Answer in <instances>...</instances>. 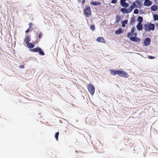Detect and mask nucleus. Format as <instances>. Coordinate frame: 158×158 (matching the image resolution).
Wrapping results in <instances>:
<instances>
[{"label":"nucleus","mask_w":158,"mask_h":158,"mask_svg":"<svg viewBox=\"0 0 158 158\" xmlns=\"http://www.w3.org/2000/svg\"><path fill=\"white\" fill-rule=\"evenodd\" d=\"M135 27H133L131 29V32L127 33V37L129 38L132 41L139 42L140 39L136 37L137 34L136 32H135Z\"/></svg>","instance_id":"nucleus-1"},{"label":"nucleus","mask_w":158,"mask_h":158,"mask_svg":"<svg viewBox=\"0 0 158 158\" xmlns=\"http://www.w3.org/2000/svg\"><path fill=\"white\" fill-rule=\"evenodd\" d=\"M136 6L135 3L134 2L132 3V5L130 6L127 9L125 8H122L121 9V11L123 13H129L132 11L133 8L135 7Z\"/></svg>","instance_id":"nucleus-2"},{"label":"nucleus","mask_w":158,"mask_h":158,"mask_svg":"<svg viewBox=\"0 0 158 158\" xmlns=\"http://www.w3.org/2000/svg\"><path fill=\"white\" fill-rule=\"evenodd\" d=\"M143 26L144 29L145 31L149 30L154 31L155 29V25L154 24L150 23L149 24H145Z\"/></svg>","instance_id":"nucleus-3"},{"label":"nucleus","mask_w":158,"mask_h":158,"mask_svg":"<svg viewBox=\"0 0 158 158\" xmlns=\"http://www.w3.org/2000/svg\"><path fill=\"white\" fill-rule=\"evenodd\" d=\"M83 12L86 17H89L91 15L90 8L89 6L85 7V8L83 10Z\"/></svg>","instance_id":"nucleus-4"},{"label":"nucleus","mask_w":158,"mask_h":158,"mask_svg":"<svg viewBox=\"0 0 158 158\" xmlns=\"http://www.w3.org/2000/svg\"><path fill=\"white\" fill-rule=\"evenodd\" d=\"M118 75L120 77L127 78L129 77L128 73L123 70H118Z\"/></svg>","instance_id":"nucleus-5"},{"label":"nucleus","mask_w":158,"mask_h":158,"mask_svg":"<svg viewBox=\"0 0 158 158\" xmlns=\"http://www.w3.org/2000/svg\"><path fill=\"white\" fill-rule=\"evenodd\" d=\"M87 88L89 93L91 95H93L95 92V88L94 85L91 84H89L87 85Z\"/></svg>","instance_id":"nucleus-6"},{"label":"nucleus","mask_w":158,"mask_h":158,"mask_svg":"<svg viewBox=\"0 0 158 158\" xmlns=\"http://www.w3.org/2000/svg\"><path fill=\"white\" fill-rule=\"evenodd\" d=\"M109 71L110 72V74L112 75H115L116 74H118V70L115 69H109Z\"/></svg>","instance_id":"nucleus-7"},{"label":"nucleus","mask_w":158,"mask_h":158,"mask_svg":"<svg viewBox=\"0 0 158 158\" xmlns=\"http://www.w3.org/2000/svg\"><path fill=\"white\" fill-rule=\"evenodd\" d=\"M96 41L99 43H102L104 44L106 43V41L102 37H98L96 39Z\"/></svg>","instance_id":"nucleus-8"},{"label":"nucleus","mask_w":158,"mask_h":158,"mask_svg":"<svg viewBox=\"0 0 158 158\" xmlns=\"http://www.w3.org/2000/svg\"><path fill=\"white\" fill-rule=\"evenodd\" d=\"M150 39L148 38H146L144 41V44L145 46L148 45L150 43Z\"/></svg>","instance_id":"nucleus-9"},{"label":"nucleus","mask_w":158,"mask_h":158,"mask_svg":"<svg viewBox=\"0 0 158 158\" xmlns=\"http://www.w3.org/2000/svg\"><path fill=\"white\" fill-rule=\"evenodd\" d=\"M152 2L150 1L145 0L143 3V5L145 6H150L152 4Z\"/></svg>","instance_id":"nucleus-10"},{"label":"nucleus","mask_w":158,"mask_h":158,"mask_svg":"<svg viewBox=\"0 0 158 158\" xmlns=\"http://www.w3.org/2000/svg\"><path fill=\"white\" fill-rule=\"evenodd\" d=\"M136 27L137 29L139 31H141L143 29V26L141 23H138Z\"/></svg>","instance_id":"nucleus-11"},{"label":"nucleus","mask_w":158,"mask_h":158,"mask_svg":"<svg viewBox=\"0 0 158 158\" xmlns=\"http://www.w3.org/2000/svg\"><path fill=\"white\" fill-rule=\"evenodd\" d=\"M31 40V36L27 35V36H26V38L25 39L24 41L25 42H26V44L29 43V42H30Z\"/></svg>","instance_id":"nucleus-12"},{"label":"nucleus","mask_w":158,"mask_h":158,"mask_svg":"<svg viewBox=\"0 0 158 158\" xmlns=\"http://www.w3.org/2000/svg\"><path fill=\"white\" fill-rule=\"evenodd\" d=\"M116 20L115 22V23H118L120 21L121 19V16L119 15H117L116 16Z\"/></svg>","instance_id":"nucleus-13"},{"label":"nucleus","mask_w":158,"mask_h":158,"mask_svg":"<svg viewBox=\"0 0 158 158\" xmlns=\"http://www.w3.org/2000/svg\"><path fill=\"white\" fill-rule=\"evenodd\" d=\"M26 44H27V47L30 49L33 48L34 47V45L30 42Z\"/></svg>","instance_id":"nucleus-14"},{"label":"nucleus","mask_w":158,"mask_h":158,"mask_svg":"<svg viewBox=\"0 0 158 158\" xmlns=\"http://www.w3.org/2000/svg\"><path fill=\"white\" fill-rule=\"evenodd\" d=\"M122 24V27H126V24H127L128 23V20H125L121 21Z\"/></svg>","instance_id":"nucleus-15"},{"label":"nucleus","mask_w":158,"mask_h":158,"mask_svg":"<svg viewBox=\"0 0 158 158\" xmlns=\"http://www.w3.org/2000/svg\"><path fill=\"white\" fill-rule=\"evenodd\" d=\"M123 32V30L121 28H119L118 30H117L115 31L116 34H119L122 33Z\"/></svg>","instance_id":"nucleus-16"},{"label":"nucleus","mask_w":158,"mask_h":158,"mask_svg":"<svg viewBox=\"0 0 158 158\" xmlns=\"http://www.w3.org/2000/svg\"><path fill=\"white\" fill-rule=\"evenodd\" d=\"M151 9L152 11H156L157 9V6L156 5H153L151 7Z\"/></svg>","instance_id":"nucleus-17"},{"label":"nucleus","mask_w":158,"mask_h":158,"mask_svg":"<svg viewBox=\"0 0 158 158\" xmlns=\"http://www.w3.org/2000/svg\"><path fill=\"white\" fill-rule=\"evenodd\" d=\"M135 2L137 3V6L136 7H140L142 6L141 2L139 0H136Z\"/></svg>","instance_id":"nucleus-18"},{"label":"nucleus","mask_w":158,"mask_h":158,"mask_svg":"<svg viewBox=\"0 0 158 158\" xmlns=\"http://www.w3.org/2000/svg\"><path fill=\"white\" fill-rule=\"evenodd\" d=\"M135 22V20L134 18V17H131V18L130 20V25H133Z\"/></svg>","instance_id":"nucleus-19"},{"label":"nucleus","mask_w":158,"mask_h":158,"mask_svg":"<svg viewBox=\"0 0 158 158\" xmlns=\"http://www.w3.org/2000/svg\"><path fill=\"white\" fill-rule=\"evenodd\" d=\"M40 48L39 47H36L35 48L30 49V51L34 52H38Z\"/></svg>","instance_id":"nucleus-20"},{"label":"nucleus","mask_w":158,"mask_h":158,"mask_svg":"<svg viewBox=\"0 0 158 158\" xmlns=\"http://www.w3.org/2000/svg\"><path fill=\"white\" fill-rule=\"evenodd\" d=\"M91 4L94 6H97L98 5H99L100 4V3L99 2H91Z\"/></svg>","instance_id":"nucleus-21"},{"label":"nucleus","mask_w":158,"mask_h":158,"mask_svg":"<svg viewBox=\"0 0 158 158\" xmlns=\"http://www.w3.org/2000/svg\"><path fill=\"white\" fill-rule=\"evenodd\" d=\"M121 6L124 7V8H126L127 7L129 6V4L128 3L125 2L122 4H121Z\"/></svg>","instance_id":"nucleus-22"},{"label":"nucleus","mask_w":158,"mask_h":158,"mask_svg":"<svg viewBox=\"0 0 158 158\" xmlns=\"http://www.w3.org/2000/svg\"><path fill=\"white\" fill-rule=\"evenodd\" d=\"M137 20L139 23H141L143 21V18L142 17L139 16L137 18Z\"/></svg>","instance_id":"nucleus-23"},{"label":"nucleus","mask_w":158,"mask_h":158,"mask_svg":"<svg viewBox=\"0 0 158 158\" xmlns=\"http://www.w3.org/2000/svg\"><path fill=\"white\" fill-rule=\"evenodd\" d=\"M39 54L42 56H44V52L40 48L39 50Z\"/></svg>","instance_id":"nucleus-24"},{"label":"nucleus","mask_w":158,"mask_h":158,"mask_svg":"<svg viewBox=\"0 0 158 158\" xmlns=\"http://www.w3.org/2000/svg\"><path fill=\"white\" fill-rule=\"evenodd\" d=\"M154 19L155 21L158 20V15L155 14L153 15Z\"/></svg>","instance_id":"nucleus-25"},{"label":"nucleus","mask_w":158,"mask_h":158,"mask_svg":"<svg viewBox=\"0 0 158 158\" xmlns=\"http://www.w3.org/2000/svg\"><path fill=\"white\" fill-rule=\"evenodd\" d=\"M59 132H56L55 134V137L56 140H58V135H59Z\"/></svg>","instance_id":"nucleus-26"},{"label":"nucleus","mask_w":158,"mask_h":158,"mask_svg":"<svg viewBox=\"0 0 158 158\" xmlns=\"http://www.w3.org/2000/svg\"><path fill=\"white\" fill-rule=\"evenodd\" d=\"M91 29L92 31H94L95 30V26L94 25H91L90 26Z\"/></svg>","instance_id":"nucleus-27"},{"label":"nucleus","mask_w":158,"mask_h":158,"mask_svg":"<svg viewBox=\"0 0 158 158\" xmlns=\"http://www.w3.org/2000/svg\"><path fill=\"white\" fill-rule=\"evenodd\" d=\"M43 36V34L41 32H40L39 35V40H38L41 39Z\"/></svg>","instance_id":"nucleus-28"},{"label":"nucleus","mask_w":158,"mask_h":158,"mask_svg":"<svg viewBox=\"0 0 158 158\" xmlns=\"http://www.w3.org/2000/svg\"><path fill=\"white\" fill-rule=\"evenodd\" d=\"M134 13L135 14H137L139 13V10L137 9H135L134 10Z\"/></svg>","instance_id":"nucleus-29"},{"label":"nucleus","mask_w":158,"mask_h":158,"mask_svg":"<svg viewBox=\"0 0 158 158\" xmlns=\"http://www.w3.org/2000/svg\"><path fill=\"white\" fill-rule=\"evenodd\" d=\"M126 0H120V3L121 5L122 3L125 2Z\"/></svg>","instance_id":"nucleus-30"},{"label":"nucleus","mask_w":158,"mask_h":158,"mask_svg":"<svg viewBox=\"0 0 158 158\" xmlns=\"http://www.w3.org/2000/svg\"><path fill=\"white\" fill-rule=\"evenodd\" d=\"M117 2V0H112L111 1V3H115Z\"/></svg>","instance_id":"nucleus-31"},{"label":"nucleus","mask_w":158,"mask_h":158,"mask_svg":"<svg viewBox=\"0 0 158 158\" xmlns=\"http://www.w3.org/2000/svg\"><path fill=\"white\" fill-rule=\"evenodd\" d=\"M148 58L149 59H153L155 58H154V56H148Z\"/></svg>","instance_id":"nucleus-32"},{"label":"nucleus","mask_w":158,"mask_h":158,"mask_svg":"<svg viewBox=\"0 0 158 158\" xmlns=\"http://www.w3.org/2000/svg\"><path fill=\"white\" fill-rule=\"evenodd\" d=\"M29 28H31V27L32 26V23H30L29 24Z\"/></svg>","instance_id":"nucleus-33"},{"label":"nucleus","mask_w":158,"mask_h":158,"mask_svg":"<svg viewBox=\"0 0 158 158\" xmlns=\"http://www.w3.org/2000/svg\"><path fill=\"white\" fill-rule=\"evenodd\" d=\"M19 67L21 69H24V66L23 65H21L19 66Z\"/></svg>","instance_id":"nucleus-34"},{"label":"nucleus","mask_w":158,"mask_h":158,"mask_svg":"<svg viewBox=\"0 0 158 158\" xmlns=\"http://www.w3.org/2000/svg\"><path fill=\"white\" fill-rule=\"evenodd\" d=\"M30 28H28L27 29V30L26 31V33H28V32L30 31Z\"/></svg>","instance_id":"nucleus-35"},{"label":"nucleus","mask_w":158,"mask_h":158,"mask_svg":"<svg viewBox=\"0 0 158 158\" xmlns=\"http://www.w3.org/2000/svg\"><path fill=\"white\" fill-rule=\"evenodd\" d=\"M85 0H82V3L84 4L85 3Z\"/></svg>","instance_id":"nucleus-36"},{"label":"nucleus","mask_w":158,"mask_h":158,"mask_svg":"<svg viewBox=\"0 0 158 158\" xmlns=\"http://www.w3.org/2000/svg\"><path fill=\"white\" fill-rule=\"evenodd\" d=\"M156 26H157V27H156V28H157V29L158 30V24H156Z\"/></svg>","instance_id":"nucleus-37"}]
</instances>
